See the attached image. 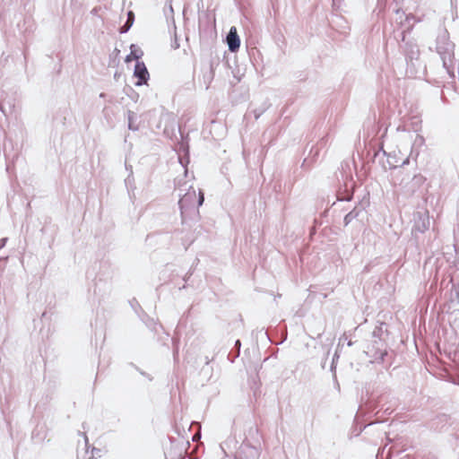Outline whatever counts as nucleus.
Wrapping results in <instances>:
<instances>
[{
	"label": "nucleus",
	"mask_w": 459,
	"mask_h": 459,
	"mask_svg": "<svg viewBox=\"0 0 459 459\" xmlns=\"http://www.w3.org/2000/svg\"><path fill=\"white\" fill-rule=\"evenodd\" d=\"M436 42V49L442 59L444 68L451 77H455L452 68L454 44L449 40V35L446 30H443L439 32Z\"/></svg>",
	"instance_id": "1"
},
{
	"label": "nucleus",
	"mask_w": 459,
	"mask_h": 459,
	"mask_svg": "<svg viewBox=\"0 0 459 459\" xmlns=\"http://www.w3.org/2000/svg\"><path fill=\"white\" fill-rule=\"evenodd\" d=\"M382 332V325L377 326L373 331V337L377 338L378 340H375L374 343L368 347L367 354L372 359L373 362L383 363L385 361V357L387 355V351L385 349V342L381 340L380 334Z\"/></svg>",
	"instance_id": "2"
},
{
	"label": "nucleus",
	"mask_w": 459,
	"mask_h": 459,
	"mask_svg": "<svg viewBox=\"0 0 459 459\" xmlns=\"http://www.w3.org/2000/svg\"><path fill=\"white\" fill-rule=\"evenodd\" d=\"M405 30L402 32V40L404 43L403 46H402V48L404 53L407 63L412 64L413 61L419 59L420 53L418 44L415 42L414 39H405Z\"/></svg>",
	"instance_id": "3"
},
{
	"label": "nucleus",
	"mask_w": 459,
	"mask_h": 459,
	"mask_svg": "<svg viewBox=\"0 0 459 459\" xmlns=\"http://www.w3.org/2000/svg\"><path fill=\"white\" fill-rule=\"evenodd\" d=\"M134 77L137 78V82H135V85L141 86L143 84L147 83V82L150 78V74H149V72H148L143 62L136 63L135 67H134Z\"/></svg>",
	"instance_id": "4"
},
{
	"label": "nucleus",
	"mask_w": 459,
	"mask_h": 459,
	"mask_svg": "<svg viewBox=\"0 0 459 459\" xmlns=\"http://www.w3.org/2000/svg\"><path fill=\"white\" fill-rule=\"evenodd\" d=\"M238 457L240 459H259L260 451L257 447L244 443L240 446Z\"/></svg>",
	"instance_id": "5"
},
{
	"label": "nucleus",
	"mask_w": 459,
	"mask_h": 459,
	"mask_svg": "<svg viewBox=\"0 0 459 459\" xmlns=\"http://www.w3.org/2000/svg\"><path fill=\"white\" fill-rule=\"evenodd\" d=\"M226 43L230 52H236L240 47V39L236 27H231L226 36Z\"/></svg>",
	"instance_id": "6"
},
{
	"label": "nucleus",
	"mask_w": 459,
	"mask_h": 459,
	"mask_svg": "<svg viewBox=\"0 0 459 459\" xmlns=\"http://www.w3.org/2000/svg\"><path fill=\"white\" fill-rule=\"evenodd\" d=\"M203 374L207 376V382L215 383L219 378L220 370L218 367L214 368L212 362H206L203 366Z\"/></svg>",
	"instance_id": "7"
},
{
	"label": "nucleus",
	"mask_w": 459,
	"mask_h": 459,
	"mask_svg": "<svg viewBox=\"0 0 459 459\" xmlns=\"http://www.w3.org/2000/svg\"><path fill=\"white\" fill-rule=\"evenodd\" d=\"M410 162V158L407 157L405 158L403 161H401V163H399V160H397V157H396V154L394 153H389L387 155V159H386V163L387 165L385 164H383V167H384V169L386 170V169H397L399 167H403L407 164H409Z\"/></svg>",
	"instance_id": "8"
},
{
	"label": "nucleus",
	"mask_w": 459,
	"mask_h": 459,
	"mask_svg": "<svg viewBox=\"0 0 459 459\" xmlns=\"http://www.w3.org/2000/svg\"><path fill=\"white\" fill-rule=\"evenodd\" d=\"M419 217V221H415V229L420 232L426 231L429 227V219L427 213L421 214L420 212L417 213Z\"/></svg>",
	"instance_id": "9"
},
{
	"label": "nucleus",
	"mask_w": 459,
	"mask_h": 459,
	"mask_svg": "<svg viewBox=\"0 0 459 459\" xmlns=\"http://www.w3.org/2000/svg\"><path fill=\"white\" fill-rule=\"evenodd\" d=\"M362 212L361 208L355 207L350 212H348L344 217V225H349L354 219H356L359 213Z\"/></svg>",
	"instance_id": "10"
},
{
	"label": "nucleus",
	"mask_w": 459,
	"mask_h": 459,
	"mask_svg": "<svg viewBox=\"0 0 459 459\" xmlns=\"http://www.w3.org/2000/svg\"><path fill=\"white\" fill-rule=\"evenodd\" d=\"M338 359H339V354H338V351H336L333 357L332 363H331V371L333 373L334 378H336L335 370H336V362H337Z\"/></svg>",
	"instance_id": "11"
},
{
	"label": "nucleus",
	"mask_w": 459,
	"mask_h": 459,
	"mask_svg": "<svg viewBox=\"0 0 459 459\" xmlns=\"http://www.w3.org/2000/svg\"><path fill=\"white\" fill-rule=\"evenodd\" d=\"M352 197V194L346 193V194H339L338 200L339 201H350Z\"/></svg>",
	"instance_id": "12"
},
{
	"label": "nucleus",
	"mask_w": 459,
	"mask_h": 459,
	"mask_svg": "<svg viewBox=\"0 0 459 459\" xmlns=\"http://www.w3.org/2000/svg\"><path fill=\"white\" fill-rule=\"evenodd\" d=\"M201 437V427H199L198 430L196 431V433L195 434L194 436V439L195 438H200Z\"/></svg>",
	"instance_id": "13"
},
{
	"label": "nucleus",
	"mask_w": 459,
	"mask_h": 459,
	"mask_svg": "<svg viewBox=\"0 0 459 459\" xmlns=\"http://www.w3.org/2000/svg\"><path fill=\"white\" fill-rule=\"evenodd\" d=\"M235 345L239 349V347L241 345L240 341L237 340L236 342H235Z\"/></svg>",
	"instance_id": "14"
},
{
	"label": "nucleus",
	"mask_w": 459,
	"mask_h": 459,
	"mask_svg": "<svg viewBox=\"0 0 459 459\" xmlns=\"http://www.w3.org/2000/svg\"><path fill=\"white\" fill-rule=\"evenodd\" d=\"M414 178H416L418 180H421L422 179V176H419V177L415 176Z\"/></svg>",
	"instance_id": "15"
},
{
	"label": "nucleus",
	"mask_w": 459,
	"mask_h": 459,
	"mask_svg": "<svg viewBox=\"0 0 459 459\" xmlns=\"http://www.w3.org/2000/svg\"><path fill=\"white\" fill-rule=\"evenodd\" d=\"M131 55H132V56H134V59H138V58H139V56H136V55H134L133 52L131 53Z\"/></svg>",
	"instance_id": "16"
},
{
	"label": "nucleus",
	"mask_w": 459,
	"mask_h": 459,
	"mask_svg": "<svg viewBox=\"0 0 459 459\" xmlns=\"http://www.w3.org/2000/svg\"><path fill=\"white\" fill-rule=\"evenodd\" d=\"M259 116H260V113H259V112H256V113H255V118H258V117H259Z\"/></svg>",
	"instance_id": "17"
},
{
	"label": "nucleus",
	"mask_w": 459,
	"mask_h": 459,
	"mask_svg": "<svg viewBox=\"0 0 459 459\" xmlns=\"http://www.w3.org/2000/svg\"><path fill=\"white\" fill-rule=\"evenodd\" d=\"M347 344H348V346H351L353 344V342L351 341H349Z\"/></svg>",
	"instance_id": "18"
},
{
	"label": "nucleus",
	"mask_w": 459,
	"mask_h": 459,
	"mask_svg": "<svg viewBox=\"0 0 459 459\" xmlns=\"http://www.w3.org/2000/svg\"><path fill=\"white\" fill-rule=\"evenodd\" d=\"M198 203L201 204V193H199V199H198Z\"/></svg>",
	"instance_id": "19"
}]
</instances>
